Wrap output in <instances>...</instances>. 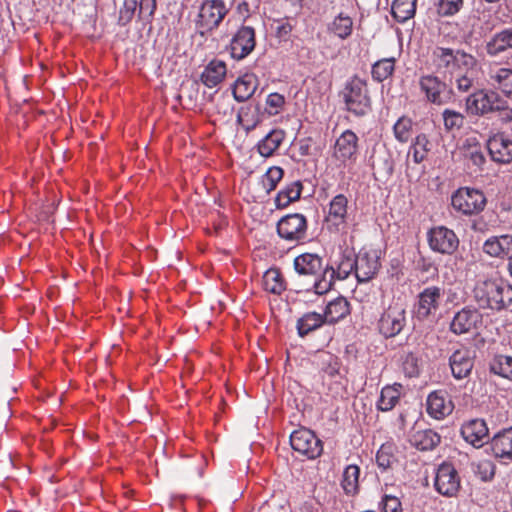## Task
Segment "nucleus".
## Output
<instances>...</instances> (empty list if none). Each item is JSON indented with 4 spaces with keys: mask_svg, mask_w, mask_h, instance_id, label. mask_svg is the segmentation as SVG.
<instances>
[{
    "mask_svg": "<svg viewBox=\"0 0 512 512\" xmlns=\"http://www.w3.org/2000/svg\"><path fill=\"white\" fill-rule=\"evenodd\" d=\"M473 294L481 308L501 310L512 303V286L496 275L479 278Z\"/></svg>",
    "mask_w": 512,
    "mask_h": 512,
    "instance_id": "nucleus-1",
    "label": "nucleus"
},
{
    "mask_svg": "<svg viewBox=\"0 0 512 512\" xmlns=\"http://www.w3.org/2000/svg\"><path fill=\"white\" fill-rule=\"evenodd\" d=\"M340 95L346 109L356 116L366 115L371 109L367 85L359 77H353L349 80Z\"/></svg>",
    "mask_w": 512,
    "mask_h": 512,
    "instance_id": "nucleus-2",
    "label": "nucleus"
},
{
    "mask_svg": "<svg viewBox=\"0 0 512 512\" xmlns=\"http://www.w3.org/2000/svg\"><path fill=\"white\" fill-rule=\"evenodd\" d=\"M432 57L438 70H444L452 75L458 70H462V67H471L477 64L474 56L459 49L436 47L432 52Z\"/></svg>",
    "mask_w": 512,
    "mask_h": 512,
    "instance_id": "nucleus-3",
    "label": "nucleus"
},
{
    "mask_svg": "<svg viewBox=\"0 0 512 512\" xmlns=\"http://www.w3.org/2000/svg\"><path fill=\"white\" fill-rule=\"evenodd\" d=\"M406 325V313L400 303L391 304L378 321L379 332L386 338L395 337Z\"/></svg>",
    "mask_w": 512,
    "mask_h": 512,
    "instance_id": "nucleus-4",
    "label": "nucleus"
},
{
    "mask_svg": "<svg viewBox=\"0 0 512 512\" xmlns=\"http://www.w3.org/2000/svg\"><path fill=\"white\" fill-rule=\"evenodd\" d=\"M290 444L293 450L306 456L308 459L319 457L323 451L321 441L313 431L300 428L290 435Z\"/></svg>",
    "mask_w": 512,
    "mask_h": 512,
    "instance_id": "nucleus-5",
    "label": "nucleus"
},
{
    "mask_svg": "<svg viewBox=\"0 0 512 512\" xmlns=\"http://www.w3.org/2000/svg\"><path fill=\"white\" fill-rule=\"evenodd\" d=\"M503 101L495 91L479 90L467 98L466 105L471 113L484 115L503 108Z\"/></svg>",
    "mask_w": 512,
    "mask_h": 512,
    "instance_id": "nucleus-6",
    "label": "nucleus"
},
{
    "mask_svg": "<svg viewBox=\"0 0 512 512\" xmlns=\"http://www.w3.org/2000/svg\"><path fill=\"white\" fill-rule=\"evenodd\" d=\"M379 252L371 248H363L355 257L356 278L358 282L370 281L380 268Z\"/></svg>",
    "mask_w": 512,
    "mask_h": 512,
    "instance_id": "nucleus-7",
    "label": "nucleus"
},
{
    "mask_svg": "<svg viewBox=\"0 0 512 512\" xmlns=\"http://www.w3.org/2000/svg\"><path fill=\"white\" fill-rule=\"evenodd\" d=\"M227 12L223 0H207L200 8L198 25L206 31H211L219 26Z\"/></svg>",
    "mask_w": 512,
    "mask_h": 512,
    "instance_id": "nucleus-8",
    "label": "nucleus"
},
{
    "mask_svg": "<svg viewBox=\"0 0 512 512\" xmlns=\"http://www.w3.org/2000/svg\"><path fill=\"white\" fill-rule=\"evenodd\" d=\"M419 86L430 103L442 105L451 98V91L446 83L434 75L422 76L419 79Z\"/></svg>",
    "mask_w": 512,
    "mask_h": 512,
    "instance_id": "nucleus-9",
    "label": "nucleus"
},
{
    "mask_svg": "<svg viewBox=\"0 0 512 512\" xmlns=\"http://www.w3.org/2000/svg\"><path fill=\"white\" fill-rule=\"evenodd\" d=\"M358 136L352 130H345L336 139L333 157L342 164L356 160L358 152Z\"/></svg>",
    "mask_w": 512,
    "mask_h": 512,
    "instance_id": "nucleus-10",
    "label": "nucleus"
},
{
    "mask_svg": "<svg viewBox=\"0 0 512 512\" xmlns=\"http://www.w3.org/2000/svg\"><path fill=\"white\" fill-rule=\"evenodd\" d=\"M428 241L433 251L442 254L453 253L459 245L456 234L443 226L431 229L428 235Z\"/></svg>",
    "mask_w": 512,
    "mask_h": 512,
    "instance_id": "nucleus-11",
    "label": "nucleus"
},
{
    "mask_svg": "<svg viewBox=\"0 0 512 512\" xmlns=\"http://www.w3.org/2000/svg\"><path fill=\"white\" fill-rule=\"evenodd\" d=\"M277 232L285 240L298 241L305 236L306 219L301 214L287 215L278 222Z\"/></svg>",
    "mask_w": 512,
    "mask_h": 512,
    "instance_id": "nucleus-12",
    "label": "nucleus"
},
{
    "mask_svg": "<svg viewBox=\"0 0 512 512\" xmlns=\"http://www.w3.org/2000/svg\"><path fill=\"white\" fill-rule=\"evenodd\" d=\"M460 487L456 469L449 463H443L437 469L435 477L436 490L445 496L454 495Z\"/></svg>",
    "mask_w": 512,
    "mask_h": 512,
    "instance_id": "nucleus-13",
    "label": "nucleus"
},
{
    "mask_svg": "<svg viewBox=\"0 0 512 512\" xmlns=\"http://www.w3.org/2000/svg\"><path fill=\"white\" fill-rule=\"evenodd\" d=\"M255 47L254 29L249 26L241 27L233 36L230 43V53L234 59L241 60L249 55Z\"/></svg>",
    "mask_w": 512,
    "mask_h": 512,
    "instance_id": "nucleus-14",
    "label": "nucleus"
},
{
    "mask_svg": "<svg viewBox=\"0 0 512 512\" xmlns=\"http://www.w3.org/2000/svg\"><path fill=\"white\" fill-rule=\"evenodd\" d=\"M487 147L493 161L502 164L512 162V140L505 134L497 133L491 136Z\"/></svg>",
    "mask_w": 512,
    "mask_h": 512,
    "instance_id": "nucleus-15",
    "label": "nucleus"
},
{
    "mask_svg": "<svg viewBox=\"0 0 512 512\" xmlns=\"http://www.w3.org/2000/svg\"><path fill=\"white\" fill-rule=\"evenodd\" d=\"M451 204L457 211L471 215L484 209L486 198L484 194H452Z\"/></svg>",
    "mask_w": 512,
    "mask_h": 512,
    "instance_id": "nucleus-16",
    "label": "nucleus"
},
{
    "mask_svg": "<svg viewBox=\"0 0 512 512\" xmlns=\"http://www.w3.org/2000/svg\"><path fill=\"white\" fill-rule=\"evenodd\" d=\"M449 363L454 378L458 380L466 378L471 373L474 365L472 352L465 347H461L452 353Z\"/></svg>",
    "mask_w": 512,
    "mask_h": 512,
    "instance_id": "nucleus-17",
    "label": "nucleus"
},
{
    "mask_svg": "<svg viewBox=\"0 0 512 512\" xmlns=\"http://www.w3.org/2000/svg\"><path fill=\"white\" fill-rule=\"evenodd\" d=\"M454 409V405L447 393L442 391H434L427 398V412L437 419H443L450 415Z\"/></svg>",
    "mask_w": 512,
    "mask_h": 512,
    "instance_id": "nucleus-18",
    "label": "nucleus"
},
{
    "mask_svg": "<svg viewBox=\"0 0 512 512\" xmlns=\"http://www.w3.org/2000/svg\"><path fill=\"white\" fill-rule=\"evenodd\" d=\"M464 440L474 447H481L488 438V427L483 419H472L461 427Z\"/></svg>",
    "mask_w": 512,
    "mask_h": 512,
    "instance_id": "nucleus-19",
    "label": "nucleus"
},
{
    "mask_svg": "<svg viewBox=\"0 0 512 512\" xmlns=\"http://www.w3.org/2000/svg\"><path fill=\"white\" fill-rule=\"evenodd\" d=\"M493 455L503 463L512 462V427L493 436L490 442Z\"/></svg>",
    "mask_w": 512,
    "mask_h": 512,
    "instance_id": "nucleus-20",
    "label": "nucleus"
},
{
    "mask_svg": "<svg viewBox=\"0 0 512 512\" xmlns=\"http://www.w3.org/2000/svg\"><path fill=\"white\" fill-rule=\"evenodd\" d=\"M483 251L496 258H512V235L491 236L483 244Z\"/></svg>",
    "mask_w": 512,
    "mask_h": 512,
    "instance_id": "nucleus-21",
    "label": "nucleus"
},
{
    "mask_svg": "<svg viewBox=\"0 0 512 512\" xmlns=\"http://www.w3.org/2000/svg\"><path fill=\"white\" fill-rule=\"evenodd\" d=\"M442 296V289L436 286L427 287L419 295L417 315L426 318L438 309Z\"/></svg>",
    "mask_w": 512,
    "mask_h": 512,
    "instance_id": "nucleus-22",
    "label": "nucleus"
},
{
    "mask_svg": "<svg viewBox=\"0 0 512 512\" xmlns=\"http://www.w3.org/2000/svg\"><path fill=\"white\" fill-rule=\"evenodd\" d=\"M480 320L481 315L478 311L464 308L455 314L450 328L455 334L468 333L476 328Z\"/></svg>",
    "mask_w": 512,
    "mask_h": 512,
    "instance_id": "nucleus-23",
    "label": "nucleus"
},
{
    "mask_svg": "<svg viewBox=\"0 0 512 512\" xmlns=\"http://www.w3.org/2000/svg\"><path fill=\"white\" fill-rule=\"evenodd\" d=\"M294 269L299 275L315 277L324 269L322 258L312 253L301 254L294 259Z\"/></svg>",
    "mask_w": 512,
    "mask_h": 512,
    "instance_id": "nucleus-24",
    "label": "nucleus"
},
{
    "mask_svg": "<svg viewBox=\"0 0 512 512\" xmlns=\"http://www.w3.org/2000/svg\"><path fill=\"white\" fill-rule=\"evenodd\" d=\"M486 52L490 56H498L499 54L512 49V27L503 29L494 34L486 43Z\"/></svg>",
    "mask_w": 512,
    "mask_h": 512,
    "instance_id": "nucleus-25",
    "label": "nucleus"
},
{
    "mask_svg": "<svg viewBox=\"0 0 512 512\" xmlns=\"http://www.w3.org/2000/svg\"><path fill=\"white\" fill-rule=\"evenodd\" d=\"M257 85V78L253 74H245L238 78L233 88V96L235 100L238 102L248 100L255 93Z\"/></svg>",
    "mask_w": 512,
    "mask_h": 512,
    "instance_id": "nucleus-26",
    "label": "nucleus"
},
{
    "mask_svg": "<svg viewBox=\"0 0 512 512\" xmlns=\"http://www.w3.org/2000/svg\"><path fill=\"white\" fill-rule=\"evenodd\" d=\"M440 440V435L431 429L415 431L410 437V443L421 451L434 449Z\"/></svg>",
    "mask_w": 512,
    "mask_h": 512,
    "instance_id": "nucleus-27",
    "label": "nucleus"
},
{
    "mask_svg": "<svg viewBox=\"0 0 512 512\" xmlns=\"http://www.w3.org/2000/svg\"><path fill=\"white\" fill-rule=\"evenodd\" d=\"M489 81L492 86L507 96L512 95V69L496 68L489 71Z\"/></svg>",
    "mask_w": 512,
    "mask_h": 512,
    "instance_id": "nucleus-28",
    "label": "nucleus"
},
{
    "mask_svg": "<svg viewBox=\"0 0 512 512\" xmlns=\"http://www.w3.org/2000/svg\"><path fill=\"white\" fill-rule=\"evenodd\" d=\"M285 137L284 131L274 129L270 131L257 145L258 151L263 157H270L279 148Z\"/></svg>",
    "mask_w": 512,
    "mask_h": 512,
    "instance_id": "nucleus-29",
    "label": "nucleus"
},
{
    "mask_svg": "<svg viewBox=\"0 0 512 512\" xmlns=\"http://www.w3.org/2000/svg\"><path fill=\"white\" fill-rule=\"evenodd\" d=\"M226 74V66L221 61H212L202 72L201 80L209 88L217 86Z\"/></svg>",
    "mask_w": 512,
    "mask_h": 512,
    "instance_id": "nucleus-30",
    "label": "nucleus"
},
{
    "mask_svg": "<svg viewBox=\"0 0 512 512\" xmlns=\"http://www.w3.org/2000/svg\"><path fill=\"white\" fill-rule=\"evenodd\" d=\"M348 313V301L344 297H338L327 304L323 316L326 323H335L343 319Z\"/></svg>",
    "mask_w": 512,
    "mask_h": 512,
    "instance_id": "nucleus-31",
    "label": "nucleus"
},
{
    "mask_svg": "<svg viewBox=\"0 0 512 512\" xmlns=\"http://www.w3.org/2000/svg\"><path fill=\"white\" fill-rule=\"evenodd\" d=\"M323 323H326V321L322 314L317 312H308L297 321L296 327L298 334L303 337L321 327Z\"/></svg>",
    "mask_w": 512,
    "mask_h": 512,
    "instance_id": "nucleus-32",
    "label": "nucleus"
},
{
    "mask_svg": "<svg viewBox=\"0 0 512 512\" xmlns=\"http://www.w3.org/2000/svg\"><path fill=\"white\" fill-rule=\"evenodd\" d=\"M416 10V0H394L392 15L399 22H405L412 18Z\"/></svg>",
    "mask_w": 512,
    "mask_h": 512,
    "instance_id": "nucleus-33",
    "label": "nucleus"
},
{
    "mask_svg": "<svg viewBox=\"0 0 512 512\" xmlns=\"http://www.w3.org/2000/svg\"><path fill=\"white\" fill-rule=\"evenodd\" d=\"M335 279V269L333 267L324 268L320 274L314 277L313 289L318 295L330 291Z\"/></svg>",
    "mask_w": 512,
    "mask_h": 512,
    "instance_id": "nucleus-34",
    "label": "nucleus"
},
{
    "mask_svg": "<svg viewBox=\"0 0 512 512\" xmlns=\"http://www.w3.org/2000/svg\"><path fill=\"white\" fill-rule=\"evenodd\" d=\"M453 77L458 91L468 92L476 78V66L462 67V70L455 72Z\"/></svg>",
    "mask_w": 512,
    "mask_h": 512,
    "instance_id": "nucleus-35",
    "label": "nucleus"
},
{
    "mask_svg": "<svg viewBox=\"0 0 512 512\" xmlns=\"http://www.w3.org/2000/svg\"><path fill=\"white\" fill-rule=\"evenodd\" d=\"M431 150V143L425 134L416 136L412 146L410 147L409 154H412L415 163H421Z\"/></svg>",
    "mask_w": 512,
    "mask_h": 512,
    "instance_id": "nucleus-36",
    "label": "nucleus"
},
{
    "mask_svg": "<svg viewBox=\"0 0 512 512\" xmlns=\"http://www.w3.org/2000/svg\"><path fill=\"white\" fill-rule=\"evenodd\" d=\"M399 390L395 386H386L381 390L377 407L381 411H390L398 402Z\"/></svg>",
    "mask_w": 512,
    "mask_h": 512,
    "instance_id": "nucleus-37",
    "label": "nucleus"
},
{
    "mask_svg": "<svg viewBox=\"0 0 512 512\" xmlns=\"http://www.w3.org/2000/svg\"><path fill=\"white\" fill-rule=\"evenodd\" d=\"M492 373L512 380V357L499 355L490 364Z\"/></svg>",
    "mask_w": 512,
    "mask_h": 512,
    "instance_id": "nucleus-38",
    "label": "nucleus"
},
{
    "mask_svg": "<svg viewBox=\"0 0 512 512\" xmlns=\"http://www.w3.org/2000/svg\"><path fill=\"white\" fill-rule=\"evenodd\" d=\"M348 200L344 194H337L330 202L328 218H334L336 222H343L347 213Z\"/></svg>",
    "mask_w": 512,
    "mask_h": 512,
    "instance_id": "nucleus-39",
    "label": "nucleus"
},
{
    "mask_svg": "<svg viewBox=\"0 0 512 512\" xmlns=\"http://www.w3.org/2000/svg\"><path fill=\"white\" fill-rule=\"evenodd\" d=\"M359 468L355 465L346 467L343 473L342 487L346 494L353 495L358 489Z\"/></svg>",
    "mask_w": 512,
    "mask_h": 512,
    "instance_id": "nucleus-40",
    "label": "nucleus"
},
{
    "mask_svg": "<svg viewBox=\"0 0 512 512\" xmlns=\"http://www.w3.org/2000/svg\"><path fill=\"white\" fill-rule=\"evenodd\" d=\"M394 71V58H385L377 61L372 67V76L381 82L387 79Z\"/></svg>",
    "mask_w": 512,
    "mask_h": 512,
    "instance_id": "nucleus-41",
    "label": "nucleus"
},
{
    "mask_svg": "<svg viewBox=\"0 0 512 512\" xmlns=\"http://www.w3.org/2000/svg\"><path fill=\"white\" fill-rule=\"evenodd\" d=\"M263 284L267 291L274 294H280L284 289L280 273L276 269H270L264 273Z\"/></svg>",
    "mask_w": 512,
    "mask_h": 512,
    "instance_id": "nucleus-42",
    "label": "nucleus"
},
{
    "mask_svg": "<svg viewBox=\"0 0 512 512\" xmlns=\"http://www.w3.org/2000/svg\"><path fill=\"white\" fill-rule=\"evenodd\" d=\"M402 370L408 377H417L420 373V360L413 352L401 356Z\"/></svg>",
    "mask_w": 512,
    "mask_h": 512,
    "instance_id": "nucleus-43",
    "label": "nucleus"
},
{
    "mask_svg": "<svg viewBox=\"0 0 512 512\" xmlns=\"http://www.w3.org/2000/svg\"><path fill=\"white\" fill-rule=\"evenodd\" d=\"M412 120L407 117H401L393 126L395 138L402 143L407 142L412 136Z\"/></svg>",
    "mask_w": 512,
    "mask_h": 512,
    "instance_id": "nucleus-44",
    "label": "nucleus"
},
{
    "mask_svg": "<svg viewBox=\"0 0 512 512\" xmlns=\"http://www.w3.org/2000/svg\"><path fill=\"white\" fill-rule=\"evenodd\" d=\"M352 19L340 13L332 23V31L340 38L348 37L352 32Z\"/></svg>",
    "mask_w": 512,
    "mask_h": 512,
    "instance_id": "nucleus-45",
    "label": "nucleus"
},
{
    "mask_svg": "<svg viewBox=\"0 0 512 512\" xmlns=\"http://www.w3.org/2000/svg\"><path fill=\"white\" fill-rule=\"evenodd\" d=\"M444 127L447 131L459 130L463 127L465 117L460 112L445 109L442 113Z\"/></svg>",
    "mask_w": 512,
    "mask_h": 512,
    "instance_id": "nucleus-46",
    "label": "nucleus"
},
{
    "mask_svg": "<svg viewBox=\"0 0 512 512\" xmlns=\"http://www.w3.org/2000/svg\"><path fill=\"white\" fill-rule=\"evenodd\" d=\"M283 177V170L280 167H271L262 177V185L266 192L276 189L277 184Z\"/></svg>",
    "mask_w": 512,
    "mask_h": 512,
    "instance_id": "nucleus-47",
    "label": "nucleus"
},
{
    "mask_svg": "<svg viewBox=\"0 0 512 512\" xmlns=\"http://www.w3.org/2000/svg\"><path fill=\"white\" fill-rule=\"evenodd\" d=\"M138 8L137 0H124L123 6L119 10L118 22L120 25L125 26L133 19L135 12Z\"/></svg>",
    "mask_w": 512,
    "mask_h": 512,
    "instance_id": "nucleus-48",
    "label": "nucleus"
},
{
    "mask_svg": "<svg viewBox=\"0 0 512 512\" xmlns=\"http://www.w3.org/2000/svg\"><path fill=\"white\" fill-rule=\"evenodd\" d=\"M352 271L356 273L355 258L344 255L338 264L337 270H335V277L340 280H344L350 275Z\"/></svg>",
    "mask_w": 512,
    "mask_h": 512,
    "instance_id": "nucleus-49",
    "label": "nucleus"
},
{
    "mask_svg": "<svg viewBox=\"0 0 512 512\" xmlns=\"http://www.w3.org/2000/svg\"><path fill=\"white\" fill-rule=\"evenodd\" d=\"M463 0H439L437 12L442 16H451L456 14L462 7Z\"/></svg>",
    "mask_w": 512,
    "mask_h": 512,
    "instance_id": "nucleus-50",
    "label": "nucleus"
},
{
    "mask_svg": "<svg viewBox=\"0 0 512 512\" xmlns=\"http://www.w3.org/2000/svg\"><path fill=\"white\" fill-rule=\"evenodd\" d=\"M394 460V456L391 453V447L382 445L376 455V462L378 466L383 470H386L392 466Z\"/></svg>",
    "mask_w": 512,
    "mask_h": 512,
    "instance_id": "nucleus-51",
    "label": "nucleus"
},
{
    "mask_svg": "<svg viewBox=\"0 0 512 512\" xmlns=\"http://www.w3.org/2000/svg\"><path fill=\"white\" fill-rule=\"evenodd\" d=\"M485 15L483 17H476L472 16L469 18V21L472 22V30L470 31V34H479L484 35L488 32H490L493 28V26L489 23V21L485 20Z\"/></svg>",
    "mask_w": 512,
    "mask_h": 512,
    "instance_id": "nucleus-52",
    "label": "nucleus"
},
{
    "mask_svg": "<svg viewBox=\"0 0 512 512\" xmlns=\"http://www.w3.org/2000/svg\"><path fill=\"white\" fill-rule=\"evenodd\" d=\"M137 9L139 18L147 20L153 16L156 10V0H140Z\"/></svg>",
    "mask_w": 512,
    "mask_h": 512,
    "instance_id": "nucleus-53",
    "label": "nucleus"
},
{
    "mask_svg": "<svg viewBox=\"0 0 512 512\" xmlns=\"http://www.w3.org/2000/svg\"><path fill=\"white\" fill-rule=\"evenodd\" d=\"M383 512H401L402 506L400 500L392 495H385L383 500Z\"/></svg>",
    "mask_w": 512,
    "mask_h": 512,
    "instance_id": "nucleus-54",
    "label": "nucleus"
},
{
    "mask_svg": "<svg viewBox=\"0 0 512 512\" xmlns=\"http://www.w3.org/2000/svg\"><path fill=\"white\" fill-rule=\"evenodd\" d=\"M266 104L271 109L269 113L276 114L284 104V97L279 93H271L266 99Z\"/></svg>",
    "mask_w": 512,
    "mask_h": 512,
    "instance_id": "nucleus-55",
    "label": "nucleus"
},
{
    "mask_svg": "<svg viewBox=\"0 0 512 512\" xmlns=\"http://www.w3.org/2000/svg\"><path fill=\"white\" fill-rule=\"evenodd\" d=\"M259 512H289L288 507L279 503L278 501L272 499L270 501L264 502L260 508Z\"/></svg>",
    "mask_w": 512,
    "mask_h": 512,
    "instance_id": "nucleus-56",
    "label": "nucleus"
},
{
    "mask_svg": "<svg viewBox=\"0 0 512 512\" xmlns=\"http://www.w3.org/2000/svg\"><path fill=\"white\" fill-rule=\"evenodd\" d=\"M373 167L378 171H383L386 174H391L393 171V164L388 157L380 158L376 157L373 159Z\"/></svg>",
    "mask_w": 512,
    "mask_h": 512,
    "instance_id": "nucleus-57",
    "label": "nucleus"
},
{
    "mask_svg": "<svg viewBox=\"0 0 512 512\" xmlns=\"http://www.w3.org/2000/svg\"><path fill=\"white\" fill-rule=\"evenodd\" d=\"M301 194H277L275 203L278 208L286 207L290 202L300 199Z\"/></svg>",
    "mask_w": 512,
    "mask_h": 512,
    "instance_id": "nucleus-58",
    "label": "nucleus"
},
{
    "mask_svg": "<svg viewBox=\"0 0 512 512\" xmlns=\"http://www.w3.org/2000/svg\"><path fill=\"white\" fill-rule=\"evenodd\" d=\"M327 366L324 367V372L329 375L330 377H334L339 373V363L337 359L333 358L332 356L328 357Z\"/></svg>",
    "mask_w": 512,
    "mask_h": 512,
    "instance_id": "nucleus-59",
    "label": "nucleus"
},
{
    "mask_svg": "<svg viewBox=\"0 0 512 512\" xmlns=\"http://www.w3.org/2000/svg\"><path fill=\"white\" fill-rule=\"evenodd\" d=\"M495 111H498L500 114V120L503 123H509L512 121V108H510L507 104V102L503 101V108L496 109Z\"/></svg>",
    "mask_w": 512,
    "mask_h": 512,
    "instance_id": "nucleus-60",
    "label": "nucleus"
},
{
    "mask_svg": "<svg viewBox=\"0 0 512 512\" xmlns=\"http://www.w3.org/2000/svg\"><path fill=\"white\" fill-rule=\"evenodd\" d=\"M468 157L470 162L476 167H481L485 163V157L480 150L471 151Z\"/></svg>",
    "mask_w": 512,
    "mask_h": 512,
    "instance_id": "nucleus-61",
    "label": "nucleus"
},
{
    "mask_svg": "<svg viewBox=\"0 0 512 512\" xmlns=\"http://www.w3.org/2000/svg\"><path fill=\"white\" fill-rule=\"evenodd\" d=\"M292 30L291 25L289 24H283L277 28V35L280 38H286Z\"/></svg>",
    "mask_w": 512,
    "mask_h": 512,
    "instance_id": "nucleus-62",
    "label": "nucleus"
},
{
    "mask_svg": "<svg viewBox=\"0 0 512 512\" xmlns=\"http://www.w3.org/2000/svg\"><path fill=\"white\" fill-rule=\"evenodd\" d=\"M303 185L300 181H294L284 192H301Z\"/></svg>",
    "mask_w": 512,
    "mask_h": 512,
    "instance_id": "nucleus-63",
    "label": "nucleus"
},
{
    "mask_svg": "<svg viewBox=\"0 0 512 512\" xmlns=\"http://www.w3.org/2000/svg\"><path fill=\"white\" fill-rule=\"evenodd\" d=\"M455 192H467V193H470V192H479V191L466 187V188H458Z\"/></svg>",
    "mask_w": 512,
    "mask_h": 512,
    "instance_id": "nucleus-64",
    "label": "nucleus"
}]
</instances>
